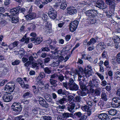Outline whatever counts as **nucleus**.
Returning <instances> with one entry per match:
<instances>
[{
	"label": "nucleus",
	"instance_id": "1",
	"mask_svg": "<svg viewBox=\"0 0 120 120\" xmlns=\"http://www.w3.org/2000/svg\"><path fill=\"white\" fill-rule=\"evenodd\" d=\"M71 105L70 106L68 107V110L70 112H72L70 114L68 112L64 113L63 114V117L64 118H67L70 117H73L75 115V113H74L75 112L74 110V108L75 106V101L73 99L72 101L70 102Z\"/></svg>",
	"mask_w": 120,
	"mask_h": 120
},
{
	"label": "nucleus",
	"instance_id": "2",
	"mask_svg": "<svg viewBox=\"0 0 120 120\" xmlns=\"http://www.w3.org/2000/svg\"><path fill=\"white\" fill-rule=\"evenodd\" d=\"M20 105V103H14L11 106L12 110L15 112L17 114H19L21 112L22 109V108Z\"/></svg>",
	"mask_w": 120,
	"mask_h": 120
},
{
	"label": "nucleus",
	"instance_id": "3",
	"mask_svg": "<svg viewBox=\"0 0 120 120\" xmlns=\"http://www.w3.org/2000/svg\"><path fill=\"white\" fill-rule=\"evenodd\" d=\"M15 87V85L13 82H9L5 86V90L8 92H12L14 89Z\"/></svg>",
	"mask_w": 120,
	"mask_h": 120
},
{
	"label": "nucleus",
	"instance_id": "4",
	"mask_svg": "<svg viewBox=\"0 0 120 120\" xmlns=\"http://www.w3.org/2000/svg\"><path fill=\"white\" fill-rule=\"evenodd\" d=\"M19 13H22L25 16L28 13L31 12L32 11V6H31L30 8L29 9L21 7L19 6Z\"/></svg>",
	"mask_w": 120,
	"mask_h": 120
},
{
	"label": "nucleus",
	"instance_id": "5",
	"mask_svg": "<svg viewBox=\"0 0 120 120\" xmlns=\"http://www.w3.org/2000/svg\"><path fill=\"white\" fill-rule=\"evenodd\" d=\"M57 12L53 8H50L48 12V15L49 17L53 19H55L57 16Z\"/></svg>",
	"mask_w": 120,
	"mask_h": 120
},
{
	"label": "nucleus",
	"instance_id": "6",
	"mask_svg": "<svg viewBox=\"0 0 120 120\" xmlns=\"http://www.w3.org/2000/svg\"><path fill=\"white\" fill-rule=\"evenodd\" d=\"M86 15L89 17H94L97 15V11L95 10H89L85 12Z\"/></svg>",
	"mask_w": 120,
	"mask_h": 120
},
{
	"label": "nucleus",
	"instance_id": "7",
	"mask_svg": "<svg viewBox=\"0 0 120 120\" xmlns=\"http://www.w3.org/2000/svg\"><path fill=\"white\" fill-rule=\"evenodd\" d=\"M96 6L101 9H105L107 8V5L103 0H98L96 3Z\"/></svg>",
	"mask_w": 120,
	"mask_h": 120
},
{
	"label": "nucleus",
	"instance_id": "8",
	"mask_svg": "<svg viewBox=\"0 0 120 120\" xmlns=\"http://www.w3.org/2000/svg\"><path fill=\"white\" fill-rule=\"evenodd\" d=\"M105 2L107 4L109 5V8L111 10L114 11L116 3L114 0H105Z\"/></svg>",
	"mask_w": 120,
	"mask_h": 120
},
{
	"label": "nucleus",
	"instance_id": "9",
	"mask_svg": "<svg viewBox=\"0 0 120 120\" xmlns=\"http://www.w3.org/2000/svg\"><path fill=\"white\" fill-rule=\"evenodd\" d=\"M2 98L4 102H9L12 99V96L9 94H5L3 96Z\"/></svg>",
	"mask_w": 120,
	"mask_h": 120
},
{
	"label": "nucleus",
	"instance_id": "10",
	"mask_svg": "<svg viewBox=\"0 0 120 120\" xmlns=\"http://www.w3.org/2000/svg\"><path fill=\"white\" fill-rule=\"evenodd\" d=\"M70 90H75V83L74 80L72 78H70L69 79L68 84Z\"/></svg>",
	"mask_w": 120,
	"mask_h": 120
},
{
	"label": "nucleus",
	"instance_id": "11",
	"mask_svg": "<svg viewBox=\"0 0 120 120\" xmlns=\"http://www.w3.org/2000/svg\"><path fill=\"white\" fill-rule=\"evenodd\" d=\"M28 12L25 16L26 19L27 20H31L34 19L36 17V14L34 13Z\"/></svg>",
	"mask_w": 120,
	"mask_h": 120
},
{
	"label": "nucleus",
	"instance_id": "12",
	"mask_svg": "<svg viewBox=\"0 0 120 120\" xmlns=\"http://www.w3.org/2000/svg\"><path fill=\"white\" fill-rule=\"evenodd\" d=\"M39 101L40 104L43 107L47 108L49 106V104L47 103L45 99L41 97L39 98Z\"/></svg>",
	"mask_w": 120,
	"mask_h": 120
},
{
	"label": "nucleus",
	"instance_id": "13",
	"mask_svg": "<svg viewBox=\"0 0 120 120\" xmlns=\"http://www.w3.org/2000/svg\"><path fill=\"white\" fill-rule=\"evenodd\" d=\"M97 117L101 120H109L110 119L108 115L105 113H101L98 114Z\"/></svg>",
	"mask_w": 120,
	"mask_h": 120
},
{
	"label": "nucleus",
	"instance_id": "14",
	"mask_svg": "<svg viewBox=\"0 0 120 120\" xmlns=\"http://www.w3.org/2000/svg\"><path fill=\"white\" fill-rule=\"evenodd\" d=\"M89 86L88 87H90L89 89L90 91H92L93 90V88H94V87H98L99 85L98 83H92L91 81H89Z\"/></svg>",
	"mask_w": 120,
	"mask_h": 120
},
{
	"label": "nucleus",
	"instance_id": "15",
	"mask_svg": "<svg viewBox=\"0 0 120 120\" xmlns=\"http://www.w3.org/2000/svg\"><path fill=\"white\" fill-rule=\"evenodd\" d=\"M19 6L15 8L11 9L10 12L11 14L15 15L18 14L19 13Z\"/></svg>",
	"mask_w": 120,
	"mask_h": 120
},
{
	"label": "nucleus",
	"instance_id": "16",
	"mask_svg": "<svg viewBox=\"0 0 120 120\" xmlns=\"http://www.w3.org/2000/svg\"><path fill=\"white\" fill-rule=\"evenodd\" d=\"M71 49L70 46L68 45L65 46L64 48L61 51L62 54H64V53H66L68 52V51Z\"/></svg>",
	"mask_w": 120,
	"mask_h": 120
},
{
	"label": "nucleus",
	"instance_id": "17",
	"mask_svg": "<svg viewBox=\"0 0 120 120\" xmlns=\"http://www.w3.org/2000/svg\"><path fill=\"white\" fill-rule=\"evenodd\" d=\"M92 69H90L88 70V69L85 70L84 72V75H85L86 78L89 77L92 74Z\"/></svg>",
	"mask_w": 120,
	"mask_h": 120
},
{
	"label": "nucleus",
	"instance_id": "18",
	"mask_svg": "<svg viewBox=\"0 0 120 120\" xmlns=\"http://www.w3.org/2000/svg\"><path fill=\"white\" fill-rule=\"evenodd\" d=\"M75 20L72 22L69 25L70 30L71 31L73 32L75 30V24L74 22Z\"/></svg>",
	"mask_w": 120,
	"mask_h": 120
},
{
	"label": "nucleus",
	"instance_id": "19",
	"mask_svg": "<svg viewBox=\"0 0 120 120\" xmlns=\"http://www.w3.org/2000/svg\"><path fill=\"white\" fill-rule=\"evenodd\" d=\"M50 95L49 94H47L45 96V99L49 103V104L51 105L50 103L52 104H53L54 102L51 98Z\"/></svg>",
	"mask_w": 120,
	"mask_h": 120
},
{
	"label": "nucleus",
	"instance_id": "20",
	"mask_svg": "<svg viewBox=\"0 0 120 120\" xmlns=\"http://www.w3.org/2000/svg\"><path fill=\"white\" fill-rule=\"evenodd\" d=\"M106 94H107V93L104 92H102L101 94V98L105 101H106L108 100Z\"/></svg>",
	"mask_w": 120,
	"mask_h": 120
},
{
	"label": "nucleus",
	"instance_id": "21",
	"mask_svg": "<svg viewBox=\"0 0 120 120\" xmlns=\"http://www.w3.org/2000/svg\"><path fill=\"white\" fill-rule=\"evenodd\" d=\"M58 48L55 47V48L54 49L55 52L54 53L52 54L51 56L52 57V59H56L59 57L57 52V50Z\"/></svg>",
	"mask_w": 120,
	"mask_h": 120
},
{
	"label": "nucleus",
	"instance_id": "22",
	"mask_svg": "<svg viewBox=\"0 0 120 120\" xmlns=\"http://www.w3.org/2000/svg\"><path fill=\"white\" fill-rule=\"evenodd\" d=\"M65 107V106L64 105H59L57 107V110L59 113H62V112L64 111Z\"/></svg>",
	"mask_w": 120,
	"mask_h": 120
},
{
	"label": "nucleus",
	"instance_id": "23",
	"mask_svg": "<svg viewBox=\"0 0 120 120\" xmlns=\"http://www.w3.org/2000/svg\"><path fill=\"white\" fill-rule=\"evenodd\" d=\"M108 112L109 115L114 116L116 114L117 111L114 109H110L108 111Z\"/></svg>",
	"mask_w": 120,
	"mask_h": 120
},
{
	"label": "nucleus",
	"instance_id": "24",
	"mask_svg": "<svg viewBox=\"0 0 120 120\" xmlns=\"http://www.w3.org/2000/svg\"><path fill=\"white\" fill-rule=\"evenodd\" d=\"M5 9L4 8L0 7V14H1V16L2 15L4 17L6 16H9V15L8 13H6L5 14H1V12H4V11Z\"/></svg>",
	"mask_w": 120,
	"mask_h": 120
},
{
	"label": "nucleus",
	"instance_id": "25",
	"mask_svg": "<svg viewBox=\"0 0 120 120\" xmlns=\"http://www.w3.org/2000/svg\"><path fill=\"white\" fill-rule=\"evenodd\" d=\"M78 73V80L80 81L81 79L83 81H85V75L84 74L83 75H81V74L80 75V73H79L78 72H77Z\"/></svg>",
	"mask_w": 120,
	"mask_h": 120
},
{
	"label": "nucleus",
	"instance_id": "26",
	"mask_svg": "<svg viewBox=\"0 0 120 120\" xmlns=\"http://www.w3.org/2000/svg\"><path fill=\"white\" fill-rule=\"evenodd\" d=\"M104 43L100 42L97 45L96 47L97 49H101V50H103L104 49Z\"/></svg>",
	"mask_w": 120,
	"mask_h": 120
},
{
	"label": "nucleus",
	"instance_id": "27",
	"mask_svg": "<svg viewBox=\"0 0 120 120\" xmlns=\"http://www.w3.org/2000/svg\"><path fill=\"white\" fill-rule=\"evenodd\" d=\"M67 10L68 11H69L70 12V15H72L74 14L75 12V7H71L69 8H67Z\"/></svg>",
	"mask_w": 120,
	"mask_h": 120
},
{
	"label": "nucleus",
	"instance_id": "28",
	"mask_svg": "<svg viewBox=\"0 0 120 120\" xmlns=\"http://www.w3.org/2000/svg\"><path fill=\"white\" fill-rule=\"evenodd\" d=\"M32 94L30 92H26L22 96V97L24 98H27L28 97H31Z\"/></svg>",
	"mask_w": 120,
	"mask_h": 120
},
{
	"label": "nucleus",
	"instance_id": "29",
	"mask_svg": "<svg viewBox=\"0 0 120 120\" xmlns=\"http://www.w3.org/2000/svg\"><path fill=\"white\" fill-rule=\"evenodd\" d=\"M65 2V0H57V3L54 5L53 6L57 7L60 5V3H64Z\"/></svg>",
	"mask_w": 120,
	"mask_h": 120
},
{
	"label": "nucleus",
	"instance_id": "30",
	"mask_svg": "<svg viewBox=\"0 0 120 120\" xmlns=\"http://www.w3.org/2000/svg\"><path fill=\"white\" fill-rule=\"evenodd\" d=\"M101 89L100 88H98L95 90V94L97 96L100 95L101 93Z\"/></svg>",
	"mask_w": 120,
	"mask_h": 120
},
{
	"label": "nucleus",
	"instance_id": "31",
	"mask_svg": "<svg viewBox=\"0 0 120 120\" xmlns=\"http://www.w3.org/2000/svg\"><path fill=\"white\" fill-rule=\"evenodd\" d=\"M59 62L57 60H53L52 63L50 64L52 67H55L58 66L59 64Z\"/></svg>",
	"mask_w": 120,
	"mask_h": 120
},
{
	"label": "nucleus",
	"instance_id": "32",
	"mask_svg": "<svg viewBox=\"0 0 120 120\" xmlns=\"http://www.w3.org/2000/svg\"><path fill=\"white\" fill-rule=\"evenodd\" d=\"M44 29V30L46 33H48L50 32L51 28L48 25H45Z\"/></svg>",
	"mask_w": 120,
	"mask_h": 120
},
{
	"label": "nucleus",
	"instance_id": "33",
	"mask_svg": "<svg viewBox=\"0 0 120 120\" xmlns=\"http://www.w3.org/2000/svg\"><path fill=\"white\" fill-rule=\"evenodd\" d=\"M111 105L112 107L114 108H120V104L117 102L114 103L112 101Z\"/></svg>",
	"mask_w": 120,
	"mask_h": 120
},
{
	"label": "nucleus",
	"instance_id": "34",
	"mask_svg": "<svg viewBox=\"0 0 120 120\" xmlns=\"http://www.w3.org/2000/svg\"><path fill=\"white\" fill-rule=\"evenodd\" d=\"M36 42L35 45H38L40 43L43 41L42 38L41 37L39 38L36 37Z\"/></svg>",
	"mask_w": 120,
	"mask_h": 120
},
{
	"label": "nucleus",
	"instance_id": "35",
	"mask_svg": "<svg viewBox=\"0 0 120 120\" xmlns=\"http://www.w3.org/2000/svg\"><path fill=\"white\" fill-rule=\"evenodd\" d=\"M96 40L94 38H91L89 41L87 43V45L88 46H89L91 44H93L96 42Z\"/></svg>",
	"mask_w": 120,
	"mask_h": 120
},
{
	"label": "nucleus",
	"instance_id": "36",
	"mask_svg": "<svg viewBox=\"0 0 120 120\" xmlns=\"http://www.w3.org/2000/svg\"><path fill=\"white\" fill-rule=\"evenodd\" d=\"M113 40L115 43H119L120 42V38L117 35L115 36Z\"/></svg>",
	"mask_w": 120,
	"mask_h": 120
},
{
	"label": "nucleus",
	"instance_id": "37",
	"mask_svg": "<svg viewBox=\"0 0 120 120\" xmlns=\"http://www.w3.org/2000/svg\"><path fill=\"white\" fill-rule=\"evenodd\" d=\"M89 86V85H88V86L87 87L85 85L83 84H82L80 85V87L82 90L84 91H86L87 89L90 90V87H88Z\"/></svg>",
	"mask_w": 120,
	"mask_h": 120
},
{
	"label": "nucleus",
	"instance_id": "38",
	"mask_svg": "<svg viewBox=\"0 0 120 120\" xmlns=\"http://www.w3.org/2000/svg\"><path fill=\"white\" fill-rule=\"evenodd\" d=\"M19 19L18 17L17 16L13 17L12 18L11 21L13 23H16L18 22Z\"/></svg>",
	"mask_w": 120,
	"mask_h": 120
},
{
	"label": "nucleus",
	"instance_id": "39",
	"mask_svg": "<svg viewBox=\"0 0 120 120\" xmlns=\"http://www.w3.org/2000/svg\"><path fill=\"white\" fill-rule=\"evenodd\" d=\"M112 102H117L120 104V99L118 98H113L112 100Z\"/></svg>",
	"mask_w": 120,
	"mask_h": 120
},
{
	"label": "nucleus",
	"instance_id": "40",
	"mask_svg": "<svg viewBox=\"0 0 120 120\" xmlns=\"http://www.w3.org/2000/svg\"><path fill=\"white\" fill-rule=\"evenodd\" d=\"M81 109L83 111L85 112H87L90 110L89 107L86 105L81 107Z\"/></svg>",
	"mask_w": 120,
	"mask_h": 120
},
{
	"label": "nucleus",
	"instance_id": "41",
	"mask_svg": "<svg viewBox=\"0 0 120 120\" xmlns=\"http://www.w3.org/2000/svg\"><path fill=\"white\" fill-rule=\"evenodd\" d=\"M60 3V8L63 10L65 9L67 6L66 3L65 2L64 3Z\"/></svg>",
	"mask_w": 120,
	"mask_h": 120
},
{
	"label": "nucleus",
	"instance_id": "42",
	"mask_svg": "<svg viewBox=\"0 0 120 120\" xmlns=\"http://www.w3.org/2000/svg\"><path fill=\"white\" fill-rule=\"evenodd\" d=\"M79 73H80V75L82 74V73L83 72V69L81 67H79V68L78 70H75V74H78V72Z\"/></svg>",
	"mask_w": 120,
	"mask_h": 120
},
{
	"label": "nucleus",
	"instance_id": "43",
	"mask_svg": "<svg viewBox=\"0 0 120 120\" xmlns=\"http://www.w3.org/2000/svg\"><path fill=\"white\" fill-rule=\"evenodd\" d=\"M115 75L116 79L120 81V72L117 71L115 73Z\"/></svg>",
	"mask_w": 120,
	"mask_h": 120
},
{
	"label": "nucleus",
	"instance_id": "44",
	"mask_svg": "<svg viewBox=\"0 0 120 120\" xmlns=\"http://www.w3.org/2000/svg\"><path fill=\"white\" fill-rule=\"evenodd\" d=\"M116 61L118 64H120V52L118 53L116 56Z\"/></svg>",
	"mask_w": 120,
	"mask_h": 120
},
{
	"label": "nucleus",
	"instance_id": "45",
	"mask_svg": "<svg viewBox=\"0 0 120 120\" xmlns=\"http://www.w3.org/2000/svg\"><path fill=\"white\" fill-rule=\"evenodd\" d=\"M99 80L97 79V78L96 76L93 77L92 79V82L93 83H98Z\"/></svg>",
	"mask_w": 120,
	"mask_h": 120
},
{
	"label": "nucleus",
	"instance_id": "46",
	"mask_svg": "<svg viewBox=\"0 0 120 120\" xmlns=\"http://www.w3.org/2000/svg\"><path fill=\"white\" fill-rule=\"evenodd\" d=\"M45 72L48 74H49L51 73V71L49 68L48 67H46L44 69Z\"/></svg>",
	"mask_w": 120,
	"mask_h": 120
},
{
	"label": "nucleus",
	"instance_id": "47",
	"mask_svg": "<svg viewBox=\"0 0 120 120\" xmlns=\"http://www.w3.org/2000/svg\"><path fill=\"white\" fill-rule=\"evenodd\" d=\"M41 18L44 20L46 21L48 19V17L47 15L45 14H43L42 15Z\"/></svg>",
	"mask_w": 120,
	"mask_h": 120
},
{
	"label": "nucleus",
	"instance_id": "48",
	"mask_svg": "<svg viewBox=\"0 0 120 120\" xmlns=\"http://www.w3.org/2000/svg\"><path fill=\"white\" fill-rule=\"evenodd\" d=\"M98 105L100 106L101 109H104L105 104L103 102H99Z\"/></svg>",
	"mask_w": 120,
	"mask_h": 120
},
{
	"label": "nucleus",
	"instance_id": "49",
	"mask_svg": "<svg viewBox=\"0 0 120 120\" xmlns=\"http://www.w3.org/2000/svg\"><path fill=\"white\" fill-rule=\"evenodd\" d=\"M57 78L58 81L61 82H62L64 79L63 76L61 75H58Z\"/></svg>",
	"mask_w": 120,
	"mask_h": 120
},
{
	"label": "nucleus",
	"instance_id": "50",
	"mask_svg": "<svg viewBox=\"0 0 120 120\" xmlns=\"http://www.w3.org/2000/svg\"><path fill=\"white\" fill-rule=\"evenodd\" d=\"M95 74L98 75L101 80H104V77L103 75H102L101 74L98 72H96L95 73Z\"/></svg>",
	"mask_w": 120,
	"mask_h": 120
},
{
	"label": "nucleus",
	"instance_id": "51",
	"mask_svg": "<svg viewBox=\"0 0 120 120\" xmlns=\"http://www.w3.org/2000/svg\"><path fill=\"white\" fill-rule=\"evenodd\" d=\"M57 81L56 80H54L52 79H50L49 82L52 85H54L56 83Z\"/></svg>",
	"mask_w": 120,
	"mask_h": 120
},
{
	"label": "nucleus",
	"instance_id": "52",
	"mask_svg": "<svg viewBox=\"0 0 120 120\" xmlns=\"http://www.w3.org/2000/svg\"><path fill=\"white\" fill-rule=\"evenodd\" d=\"M37 85L38 86L37 87H39V86H42L44 87V84L43 82L41 80H39L38 82L37 83Z\"/></svg>",
	"mask_w": 120,
	"mask_h": 120
},
{
	"label": "nucleus",
	"instance_id": "53",
	"mask_svg": "<svg viewBox=\"0 0 120 120\" xmlns=\"http://www.w3.org/2000/svg\"><path fill=\"white\" fill-rule=\"evenodd\" d=\"M36 27V26L35 25L32 24L28 28L29 30L30 31H33L35 30Z\"/></svg>",
	"mask_w": 120,
	"mask_h": 120
},
{
	"label": "nucleus",
	"instance_id": "54",
	"mask_svg": "<svg viewBox=\"0 0 120 120\" xmlns=\"http://www.w3.org/2000/svg\"><path fill=\"white\" fill-rule=\"evenodd\" d=\"M44 43L47 45H49L52 42V40L50 38L44 41Z\"/></svg>",
	"mask_w": 120,
	"mask_h": 120
},
{
	"label": "nucleus",
	"instance_id": "55",
	"mask_svg": "<svg viewBox=\"0 0 120 120\" xmlns=\"http://www.w3.org/2000/svg\"><path fill=\"white\" fill-rule=\"evenodd\" d=\"M42 117L44 119L46 120H51L52 118L51 116H45Z\"/></svg>",
	"mask_w": 120,
	"mask_h": 120
},
{
	"label": "nucleus",
	"instance_id": "56",
	"mask_svg": "<svg viewBox=\"0 0 120 120\" xmlns=\"http://www.w3.org/2000/svg\"><path fill=\"white\" fill-rule=\"evenodd\" d=\"M20 61L18 60H16L14 62L12 63V65H16L19 64L20 63Z\"/></svg>",
	"mask_w": 120,
	"mask_h": 120
},
{
	"label": "nucleus",
	"instance_id": "57",
	"mask_svg": "<svg viewBox=\"0 0 120 120\" xmlns=\"http://www.w3.org/2000/svg\"><path fill=\"white\" fill-rule=\"evenodd\" d=\"M42 51L49 52L50 50L49 48L48 47H42L41 48Z\"/></svg>",
	"mask_w": 120,
	"mask_h": 120
},
{
	"label": "nucleus",
	"instance_id": "58",
	"mask_svg": "<svg viewBox=\"0 0 120 120\" xmlns=\"http://www.w3.org/2000/svg\"><path fill=\"white\" fill-rule=\"evenodd\" d=\"M28 56L29 57V61H30V62L32 61L34 59L32 54H29Z\"/></svg>",
	"mask_w": 120,
	"mask_h": 120
},
{
	"label": "nucleus",
	"instance_id": "59",
	"mask_svg": "<svg viewBox=\"0 0 120 120\" xmlns=\"http://www.w3.org/2000/svg\"><path fill=\"white\" fill-rule=\"evenodd\" d=\"M45 74L44 72H41L39 75L38 76L37 78H39L40 77H41V78H43L45 76Z\"/></svg>",
	"mask_w": 120,
	"mask_h": 120
},
{
	"label": "nucleus",
	"instance_id": "60",
	"mask_svg": "<svg viewBox=\"0 0 120 120\" xmlns=\"http://www.w3.org/2000/svg\"><path fill=\"white\" fill-rule=\"evenodd\" d=\"M32 67L33 68H35L36 67H38V64L36 63L32 62L31 63Z\"/></svg>",
	"mask_w": 120,
	"mask_h": 120
},
{
	"label": "nucleus",
	"instance_id": "61",
	"mask_svg": "<svg viewBox=\"0 0 120 120\" xmlns=\"http://www.w3.org/2000/svg\"><path fill=\"white\" fill-rule=\"evenodd\" d=\"M58 75L56 74H54L50 75V79H56L57 78Z\"/></svg>",
	"mask_w": 120,
	"mask_h": 120
},
{
	"label": "nucleus",
	"instance_id": "62",
	"mask_svg": "<svg viewBox=\"0 0 120 120\" xmlns=\"http://www.w3.org/2000/svg\"><path fill=\"white\" fill-rule=\"evenodd\" d=\"M47 54L45 52H42L41 55H39L40 57L45 58L46 57Z\"/></svg>",
	"mask_w": 120,
	"mask_h": 120
},
{
	"label": "nucleus",
	"instance_id": "63",
	"mask_svg": "<svg viewBox=\"0 0 120 120\" xmlns=\"http://www.w3.org/2000/svg\"><path fill=\"white\" fill-rule=\"evenodd\" d=\"M29 100H23L21 101V102L26 105H28L29 102Z\"/></svg>",
	"mask_w": 120,
	"mask_h": 120
},
{
	"label": "nucleus",
	"instance_id": "64",
	"mask_svg": "<svg viewBox=\"0 0 120 120\" xmlns=\"http://www.w3.org/2000/svg\"><path fill=\"white\" fill-rule=\"evenodd\" d=\"M65 101V99L64 98L58 100L57 101L60 104H62L64 103V102Z\"/></svg>",
	"mask_w": 120,
	"mask_h": 120
}]
</instances>
